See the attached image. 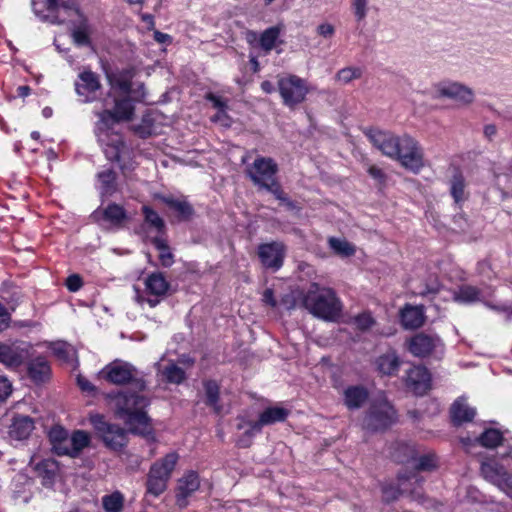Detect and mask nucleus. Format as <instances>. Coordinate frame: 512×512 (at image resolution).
Masks as SVG:
<instances>
[{
	"mask_svg": "<svg viewBox=\"0 0 512 512\" xmlns=\"http://www.w3.org/2000/svg\"><path fill=\"white\" fill-rule=\"evenodd\" d=\"M163 375L165 376L168 382L174 384H180L185 379V372L175 364L167 366L163 370Z\"/></svg>",
	"mask_w": 512,
	"mask_h": 512,
	"instance_id": "46",
	"label": "nucleus"
},
{
	"mask_svg": "<svg viewBox=\"0 0 512 512\" xmlns=\"http://www.w3.org/2000/svg\"><path fill=\"white\" fill-rule=\"evenodd\" d=\"M397 421V413L385 396L374 399L363 420V428L368 431H381Z\"/></svg>",
	"mask_w": 512,
	"mask_h": 512,
	"instance_id": "8",
	"label": "nucleus"
},
{
	"mask_svg": "<svg viewBox=\"0 0 512 512\" xmlns=\"http://www.w3.org/2000/svg\"><path fill=\"white\" fill-rule=\"evenodd\" d=\"M135 75V69L129 67L107 76L109 90L101 100L102 109L95 113L106 128L127 124L135 119L136 103L146 98L145 84L133 83Z\"/></svg>",
	"mask_w": 512,
	"mask_h": 512,
	"instance_id": "2",
	"label": "nucleus"
},
{
	"mask_svg": "<svg viewBox=\"0 0 512 512\" xmlns=\"http://www.w3.org/2000/svg\"><path fill=\"white\" fill-rule=\"evenodd\" d=\"M433 99L449 98L458 106H467L474 101V93L469 87L458 82H441L435 85Z\"/></svg>",
	"mask_w": 512,
	"mask_h": 512,
	"instance_id": "17",
	"label": "nucleus"
},
{
	"mask_svg": "<svg viewBox=\"0 0 512 512\" xmlns=\"http://www.w3.org/2000/svg\"><path fill=\"white\" fill-rule=\"evenodd\" d=\"M205 99L209 101L216 110L228 109V100L213 92H208L205 95Z\"/></svg>",
	"mask_w": 512,
	"mask_h": 512,
	"instance_id": "51",
	"label": "nucleus"
},
{
	"mask_svg": "<svg viewBox=\"0 0 512 512\" xmlns=\"http://www.w3.org/2000/svg\"><path fill=\"white\" fill-rule=\"evenodd\" d=\"M503 440L502 433L493 428L486 429L479 437L474 440L470 438H462L463 446L469 450L472 446L481 445L486 448H495Z\"/></svg>",
	"mask_w": 512,
	"mask_h": 512,
	"instance_id": "24",
	"label": "nucleus"
},
{
	"mask_svg": "<svg viewBox=\"0 0 512 512\" xmlns=\"http://www.w3.org/2000/svg\"><path fill=\"white\" fill-rule=\"evenodd\" d=\"M450 415L455 425H461L464 422L472 421L476 415V410L467 404L465 397H459L452 404Z\"/></svg>",
	"mask_w": 512,
	"mask_h": 512,
	"instance_id": "27",
	"label": "nucleus"
},
{
	"mask_svg": "<svg viewBox=\"0 0 512 512\" xmlns=\"http://www.w3.org/2000/svg\"><path fill=\"white\" fill-rule=\"evenodd\" d=\"M178 460V453L170 452L151 465L147 475V493L157 497L167 489L168 481Z\"/></svg>",
	"mask_w": 512,
	"mask_h": 512,
	"instance_id": "7",
	"label": "nucleus"
},
{
	"mask_svg": "<svg viewBox=\"0 0 512 512\" xmlns=\"http://www.w3.org/2000/svg\"><path fill=\"white\" fill-rule=\"evenodd\" d=\"M400 319L405 329H417L424 324V310L421 306L407 304L400 312Z\"/></svg>",
	"mask_w": 512,
	"mask_h": 512,
	"instance_id": "25",
	"label": "nucleus"
},
{
	"mask_svg": "<svg viewBox=\"0 0 512 512\" xmlns=\"http://www.w3.org/2000/svg\"><path fill=\"white\" fill-rule=\"evenodd\" d=\"M417 450L414 444H398L393 458L400 463H413L417 470H430L436 466V459L433 454H426L417 459Z\"/></svg>",
	"mask_w": 512,
	"mask_h": 512,
	"instance_id": "18",
	"label": "nucleus"
},
{
	"mask_svg": "<svg viewBox=\"0 0 512 512\" xmlns=\"http://www.w3.org/2000/svg\"><path fill=\"white\" fill-rule=\"evenodd\" d=\"M48 438L52 446V450L57 455H66L69 451V434L62 426L55 425L48 432Z\"/></svg>",
	"mask_w": 512,
	"mask_h": 512,
	"instance_id": "28",
	"label": "nucleus"
},
{
	"mask_svg": "<svg viewBox=\"0 0 512 512\" xmlns=\"http://www.w3.org/2000/svg\"><path fill=\"white\" fill-rule=\"evenodd\" d=\"M317 32L323 37H332L335 33L334 26L329 23H322L318 26Z\"/></svg>",
	"mask_w": 512,
	"mask_h": 512,
	"instance_id": "58",
	"label": "nucleus"
},
{
	"mask_svg": "<svg viewBox=\"0 0 512 512\" xmlns=\"http://www.w3.org/2000/svg\"><path fill=\"white\" fill-rule=\"evenodd\" d=\"M102 88L100 76L90 69H84L75 81V91L86 103L96 99L97 92Z\"/></svg>",
	"mask_w": 512,
	"mask_h": 512,
	"instance_id": "19",
	"label": "nucleus"
},
{
	"mask_svg": "<svg viewBox=\"0 0 512 512\" xmlns=\"http://www.w3.org/2000/svg\"><path fill=\"white\" fill-rule=\"evenodd\" d=\"M298 299L301 305L317 318L335 321L341 315V301L330 287L312 282L305 291L299 293Z\"/></svg>",
	"mask_w": 512,
	"mask_h": 512,
	"instance_id": "4",
	"label": "nucleus"
},
{
	"mask_svg": "<svg viewBox=\"0 0 512 512\" xmlns=\"http://www.w3.org/2000/svg\"><path fill=\"white\" fill-rule=\"evenodd\" d=\"M144 214L145 223L153 228L157 233L162 234L165 231V223L163 219L151 209L149 206L144 205L142 207Z\"/></svg>",
	"mask_w": 512,
	"mask_h": 512,
	"instance_id": "43",
	"label": "nucleus"
},
{
	"mask_svg": "<svg viewBox=\"0 0 512 512\" xmlns=\"http://www.w3.org/2000/svg\"><path fill=\"white\" fill-rule=\"evenodd\" d=\"M259 39L258 37V34L257 32L253 31V30H248L246 32V41L250 44V45H253L254 42Z\"/></svg>",
	"mask_w": 512,
	"mask_h": 512,
	"instance_id": "63",
	"label": "nucleus"
},
{
	"mask_svg": "<svg viewBox=\"0 0 512 512\" xmlns=\"http://www.w3.org/2000/svg\"><path fill=\"white\" fill-rule=\"evenodd\" d=\"M419 482L420 480L416 473H413L410 476L400 475L398 477L397 487L392 485H384L382 487L383 499L389 502L397 499L401 494L414 495L416 494V490L412 486L414 484H418Z\"/></svg>",
	"mask_w": 512,
	"mask_h": 512,
	"instance_id": "22",
	"label": "nucleus"
},
{
	"mask_svg": "<svg viewBox=\"0 0 512 512\" xmlns=\"http://www.w3.org/2000/svg\"><path fill=\"white\" fill-rule=\"evenodd\" d=\"M376 367L382 375H395L400 367V359L395 351H389L376 359Z\"/></svg>",
	"mask_w": 512,
	"mask_h": 512,
	"instance_id": "31",
	"label": "nucleus"
},
{
	"mask_svg": "<svg viewBox=\"0 0 512 512\" xmlns=\"http://www.w3.org/2000/svg\"><path fill=\"white\" fill-rule=\"evenodd\" d=\"M263 302H265L267 305H270L271 307H275L277 302L274 297L273 290L268 288L263 293Z\"/></svg>",
	"mask_w": 512,
	"mask_h": 512,
	"instance_id": "59",
	"label": "nucleus"
},
{
	"mask_svg": "<svg viewBox=\"0 0 512 512\" xmlns=\"http://www.w3.org/2000/svg\"><path fill=\"white\" fill-rule=\"evenodd\" d=\"M90 423L111 450L118 451L127 443V432L118 425L107 423L100 414L90 415Z\"/></svg>",
	"mask_w": 512,
	"mask_h": 512,
	"instance_id": "13",
	"label": "nucleus"
},
{
	"mask_svg": "<svg viewBox=\"0 0 512 512\" xmlns=\"http://www.w3.org/2000/svg\"><path fill=\"white\" fill-rule=\"evenodd\" d=\"M277 87L283 104L290 109H294L303 103L310 92L308 82L293 74L280 77Z\"/></svg>",
	"mask_w": 512,
	"mask_h": 512,
	"instance_id": "10",
	"label": "nucleus"
},
{
	"mask_svg": "<svg viewBox=\"0 0 512 512\" xmlns=\"http://www.w3.org/2000/svg\"><path fill=\"white\" fill-rule=\"evenodd\" d=\"M28 373L30 378L36 382H44L50 375V366L44 357H36L29 363Z\"/></svg>",
	"mask_w": 512,
	"mask_h": 512,
	"instance_id": "34",
	"label": "nucleus"
},
{
	"mask_svg": "<svg viewBox=\"0 0 512 512\" xmlns=\"http://www.w3.org/2000/svg\"><path fill=\"white\" fill-rule=\"evenodd\" d=\"M25 358V350L16 344L0 343V363L18 367Z\"/></svg>",
	"mask_w": 512,
	"mask_h": 512,
	"instance_id": "26",
	"label": "nucleus"
},
{
	"mask_svg": "<svg viewBox=\"0 0 512 512\" xmlns=\"http://www.w3.org/2000/svg\"><path fill=\"white\" fill-rule=\"evenodd\" d=\"M288 415L289 410L275 406L265 409L257 421H246L242 417L238 418L237 429L244 430V434L239 437L237 444L243 448L249 447L252 438L261 432L263 426L283 422Z\"/></svg>",
	"mask_w": 512,
	"mask_h": 512,
	"instance_id": "6",
	"label": "nucleus"
},
{
	"mask_svg": "<svg viewBox=\"0 0 512 512\" xmlns=\"http://www.w3.org/2000/svg\"><path fill=\"white\" fill-rule=\"evenodd\" d=\"M206 404L213 408L214 412L221 414L223 407L219 404V386L215 381L209 380L204 383Z\"/></svg>",
	"mask_w": 512,
	"mask_h": 512,
	"instance_id": "38",
	"label": "nucleus"
},
{
	"mask_svg": "<svg viewBox=\"0 0 512 512\" xmlns=\"http://www.w3.org/2000/svg\"><path fill=\"white\" fill-rule=\"evenodd\" d=\"M12 392V385L9 380L5 377H0V401L6 400V398Z\"/></svg>",
	"mask_w": 512,
	"mask_h": 512,
	"instance_id": "55",
	"label": "nucleus"
},
{
	"mask_svg": "<svg viewBox=\"0 0 512 512\" xmlns=\"http://www.w3.org/2000/svg\"><path fill=\"white\" fill-rule=\"evenodd\" d=\"M90 25L86 18H82L78 25L72 30V38L78 46H90Z\"/></svg>",
	"mask_w": 512,
	"mask_h": 512,
	"instance_id": "37",
	"label": "nucleus"
},
{
	"mask_svg": "<svg viewBox=\"0 0 512 512\" xmlns=\"http://www.w3.org/2000/svg\"><path fill=\"white\" fill-rule=\"evenodd\" d=\"M355 324L360 330H366L374 324V319L370 313L364 312L355 318Z\"/></svg>",
	"mask_w": 512,
	"mask_h": 512,
	"instance_id": "52",
	"label": "nucleus"
},
{
	"mask_svg": "<svg viewBox=\"0 0 512 512\" xmlns=\"http://www.w3.org/2000/svg\"><path fill=\"white\" fill-rule=\"evenodd\" d=\"M97 139L108 160L119 162L120 168L123 171L133 169L131 164L124 162L129 152L122 141V135L119 130H98Z\"/></svg>",
	"mask_w": 512,
	"mask_h": 512,
	"instance_id": "12",
	"label": "nucleus"
},
{
	"mask_svg": "<svg viewBox=\"0 0 512 512\" xmlns=\"http://www.w3.org/2000/svg\"><path fill=\"white\" fill-rule=\"evenodd\" d=\"M278 166L272 158L258 156L247 165L246 173L252 182L262 188L276 179Z\"/></svg>",
	"mask_w": 512,
	"mask_h": 512,
	"instance_id": "16",
	"label": "nucleus"
},
{
	"mask_svg": "<svg viewBox=\"0 0 512 512\" xmlns=\"http://www.w3.org/2000/svg\"><path fill=\"white\" fill-rule=\"evenodd\" d=\"M258 257L265 268L277 271L283 265L285 247L280 242L261 244L258 247Z\"/></svg>",
	"mask_w": 512,
	"mask_h": 512,
	"instance_id": "20",
	"label": "nucleus"
},
{
	"mask_svg": "<svg viewBox=\"0 0 512 512\" xmlns=\"http://www.w3.org/2000/svg\"><path fill=\"white\" fill-rule=\"evenodd\" d=\"M494 290L490 287L478 288L475 286L464 285L461 286L454 294V299L460 303L471 304L475 302H482L487 307L497 311H503L512 315V308L504 304H493L489 299L493 296Z\"/></svg>",
	"mask_w": 512,
	"mask_h": 512,
	"instance_id": "14",
	"label": "nucleus"
},
{
	"mask_svg": "<svg viewBox=\"0 0 512 512\" xmlns=\"http://www.w3.org/2000/svg\"><path fill=\"white\" fill-rule=\"evenodd\" d=\"M78 385L83 391H92L94 390V386L86 379L78 378Z\"/></svg>",
	"mask_w": 512,
	"mask_h": 512,
	"instance_id": "60",
	"label": "nucleus"
},
{
	"mask_svg": "<svg viewBox=\"0 0 512 512\" xmlns=\"http://www.w3.org/2000/svg\"><path fill=\"white\" fill-rule=\"evenodd\" d=\"M31 93V88L28 85H22L17 88V95L19 97H27Z\"/></svg>",
	"mask_w": 512,
	"mask_h": 512,
	"instance_id": "62",
	"label": "nucleus"
},
{
	"mask_svg": "<svg viewBox=\"0 0 512 512\" xmlns=\"http://www.w3.org/2000/svg\"><path fill=\"white\" fill-rule=\"evenodd\" d=\"M481 472L486 480L512 498V450L499 459L483 461Z\"/></svg>",
	"mask_w": 512,
	"mask_h": 512,
	"instance_id": "5",
	"label": "nucleus"
},
{
	"mask_svg": "<svg viewBox=\"0 0 512 512\" xmlns=\"http://www.w3.org/2000/svg\"><path fill=\"white\" fill-rule=\"evenodd\" d=\"M99 377L117 386L130 384L137 390L110 392L106 395V400L116 415L129 426L131 432L149 434L151 426L144 411L149 405V399L140 394L146 389L143 373L131 363L116 359L100 370Z\"/></svg>",
	"mask_w": 512,
	"mask_h": 512,
	"instance_id": "1",
	"label": "nucleus"
},
{
	"mask_svg": "<svg viewBox=\"0 0 512 512\" xmlns=\"http://www.w3.org/2000/svg\"><path fill=\"white\" fill-rule=\"evenodd\" d=\"M261 89L267 94H271L275 91L273 83L268 80H265L261 83Z\"/></svg>",
	"mask_w": 512,
	"mask_h": 512,
	"instance_id": "61",
	"label": "nucleus"
},
{
	"mask_svg": "<svg viewBox=\"0 0 512 512\" xmlns=\"http://www.w3.org/2000/svg\"><path fill=\"white\" fill-rule=\"evenodd\" d=\"M464 187L465 185L462 175H454L451 181V194L457 203L462 201L464 198Z\"/></svg>",
	"mask_w": 512,
	"mask_h": 512,
	"instance_id": "48",
	"label": "nucleus"
},
{
	"mask_svg": "<svg viewBox=\"0 0 512 512\" xmlns=\"http://www.w3.org/2000/svg\"><path fill=\"white\" fill-rule=\"evenodd\" d=\"M35 470L44 486H51L58 473V464L53 459H44L36 464Z\"/></svg>",
	"mask_w": 512,
	"mask_h": 512,
	"instance_id": "33",
	"label": "nucleus"
},
{
	"mask_svg": "<svg viewBox=\"0 0 512 512\" xmlns=\"http://www.w3.org/2000/svg\"><path fill=\"white\" fill-rule=\"evenodd\" d=\"M211 121L224 128H228L232 125V120L227 114V109L217 110V112L211 116Z\"/></svg>",
	"mask_w": 512,
	"mask_h": 512,
	"instance_id": "50",
	"label": "nucleus"
},
{
	"mask_svg": "<svg viewBox=\"0 0 512 512\" xmlns=\"http://www.w3.org/2000/svg\"><path fill=\"white\" fill-rule=\"evenodd\" d=\"M366 136L384 155L398 160L407 170L418 173L424 166L422 149L409 135L396 136L391 130H367Z\"/></svg>",
	"mask_w": 512,
	"mask_h": 512,
	"instance_id": "3",
	"label": "nucleus"
},
{
	"mask_svg": "<svg viewBox=\"0 0 512 512\" xmlns=\"http://www.w3.org/2000/svg\"><path fill=\"white\" fill-rule=\"evenodd\" d=\"M53 354L64 363H72L76 357L74 347L64 341H56L50 344Z\"/></svg>",
	"mask_w": 512,
	"mask_h": 512,
	"instance_id": "35",
	"label": "nucleus"
},
{
	"mask_svg": "<svg viewBox=\"0 0 512 512\" xmlns=\"http://www.w3.org/2000/svg\"><path fill=\"white\" fill-rule=\"evenodd\" d=\"M281 32L282 27L280 25H276L265 29L259 35V45L265 54H269L277 44H282V41L279 40Z\"/></svg>",
	"mask_w": 512,
	"mask_h": 512,
	"instance_id": "32",
	"label": "nucleus"
},
{
	"mask_svg": "<svg viewBox=\"0 0 512 512\" xmlns=\"http://www.w3.org/2000/svg\"><path fill=\"white\" fill-rule=\"evenodd\" d=\"M10 321V312L0 303V332L8 328Z\"/></svg>",
	"mask_w": 512,
	"mask_h": 512,
	"instance_id": "56",
	"label": "nucleus"
},
{
	"mask_svg": "<svg viewBox=\"0 0 512 512\" xmlns=\"http://www.w3.org/2000/svg\"><path fill=\"white\" fill-rule=\"evenodd\" d=\"M337 79L345 84L362 76V70L359 67H346L338 71Z\"/></svg>",
	"mask_w": 512,
	"mask_h": 512,
	"instance_id": "47",
	"label": "nucleus"
},
{
	"mask_svg": "<svg viewBox=\"0 0 512 512\" xmlns=\"http://www.w3.org/2000/svg\"><path fill=\"white\" fill-rule=\"evenodd\" d=\"M354 13L358 21H362L366 17L367 0H353Z\"/></svg>",
	"mask_w": 512,
	"mask_h": 512,
	"instance_id": "53",
	"label": "nucleus"
},
{
	"mask_svg": "<svg viewBox=\"0 0 512 512\" xmlns=\"http://www.w3.org/2000/svg\"><path fill=\"white\" fill-rule=\"evenodd\" d=\"M152 242L159 251L161 264L165 267L171 266L173 264V255L170 252L166 241L161 237H155Z\"/></svg>",
	"mask_w": 512,
	"mask_h": 512,
	"instance_id": "45",
	"label": "nucleus"
},
{
	"mask_svg": "<svg viewBox=\"0 0 512 512\" xmlns=\"http://www.w3.org/2000/svg\"><path fill=\"white\" fill-rule=\"evenodd\" d=\"M124 495L120 491H114L102 497V506L105 512H121L124 507Z\"/></svg>",
	"mask_w": 512,
	"mask_h": 512,
	"instance_id": "41",
	"label": "nucleus"
},
{
	"mask_svg": "<svg viewBox=\"0 0 512 512\" xmlns=\"http://www.w3.org/2000/svg\"><path fill=\"white\" fill-rule=\"evenodd\" d=\"M405 384L415 395H424L431 387L430 372L424 366H414L407 372Z\"/></svg>",
	"mask_w": 512,
	"mask_h": 512,
	"instance_id": "21",
	"label": "nucleus"
},
{
	"mask_svg": "<svg viewBox=\"0 0 512 512\" xmlns=\"http://www.w3.org/2000/svg\"><path fill=\"white\" fill-rule=\"evenodd\" d=\"M249 62H250L251 69H252L253 73H258L260 71V63H259L257 57L250 56Z\"/></svg>",
	"mask_w": 512,
	"mask_h": 512,
	"instance_id": "64",
	"label": "nucleus"
},
{
	"mask_svg": "<svg viewBox=\"0 0 512 512\" xmlns=\"http://www.w3.org/2000/svg\"><path fill=\"white\" fill-rule=\"evenodd\" d=\"M125 218L124 208L117 204H110L103 211V219L114 226L121 225Z\"/></svg>",
	"mask_w": 512,
	"mask_h": 512,
	"instance_id": "42",
	"label": "nucleus"
},
{
	"mask_svg": "<svg viewBox=\"0 0 512 512\" xmlns=\"http://www.w3.org/2000/svg\"><path fill=\"white\" fill-rule=\"evenodd\" d=\"M199 476L194 471L185 473L179 480L176 491V502L180 508L188 505V498L199 489Z\"/></svg>",
	"mask_w": 512,
	"mask_h": 512,
	"instance_id": "23",
	"label": "nucleus"
},
{
	"mask_svg": "<svg viewBox=\"0 0 512 512\" xmlns=\"http://www.w3.org/2000/svg\"><path fill=\"white\" fill-rule=\"evenodd\" d=\"M368 174L373 178L375 179L376 181H378L380 184L384 183L385 180H386V176H385V173L382 171L381 168L375 166V165H371L369 166L368 168Z\"/></svg>",
	"mask_w": 512,
	"mask_h": 512,
	"instance_id": "57",
	"label": "nucleus"
},
{
	"mask_svg": "<svg viewBox=\"0 0 512 512\" xmlns=\"http://www.w3.org/2000/svg\"><path fill=\"white\" fill-rule=\"evenodd\" d=\"M83 285L82 279L79 275L73 274L66 279V287L71 292L78 291Z\"/></svg>",
	"mask_w": 512,
	"mask_h": 512,
	"instance_id": "54",
	"label": "nucleus"
},
{
	"mask_svg": "<svg viewBox=\"0 0 512 512\" xmlns=\"http://www.w3.org/2000/svg\"><path fill=\"white\" fill-rule=\"evenodd\" d=\"M328 243L334 253L343 258L353 256L356 252L355 246L345 239L330 237Z\"/></svg>",
	"mask_w": 512,
	"mask_h": 512,
	"instance_id": "40",
	"label": "nucleus"
},
{
	"mask_svg": "<svg viewBox=\"0 0 512 512\" xmlns=\"http://www.w3.org/2000/svg\"><path fill=\"white\" fill-rule=\"evenodd\" d=\"M32 8L36 15L52 24H62L72 13L80 15L74 1L45 0V2L32 1Z\"/></svg>",
	"mask_w": 512,
	"mask_h": 512,
	"instance_id": "9",
	"label": "nucleus"
},
{
	"mask_svg": "<svg viewBox=\"0 0 512 512\" xmlns=\"http://www.w3.org/2000/svg\"><path fill=\"white\" fill-rule=\"evenodd\" d=\"M262 188L271 192L277 200L285 203L289 208H294L293 203L289 200V198L282 191V189H281L280 185L278 184V182L276 181V179L273 180L272 182H270L267 186H263Z\"/></svg>",
	"mask_w": 512,
	"mask_h": 512,
	"instance_id": "49",
	"label": "nucleus"
},
{
	"mask_svg": "<svg viewBox=\"0 0 512 512\" xmlns=\"http://www.w3.org/2000/svg\"><path fill=\"white\" fill-rule=\"evenodd\" d=\"M407 349L414 357L440 360L445 353V344L437 334L420 332L407 341Z\"/></svg>",
	"mask_w": 512,
	"mask_h": 512,
	"instance_id": "11",
	"label": "nucleus"
},
{
	"mask_svg": "<svg viewBox=\"0 0 512 512\" xmlns=\"http://www.w3.org/2000/svg\"><path fill=\"white\" fill-rule=\"evenodd\" d=\"M344 404L348 409H359L368 399V391L363 386H349L344 390Z\"/></svg>",
	"mask_w": 512,
	"mask_h": 512,
	"instance_id": "29",
	"label": "nucleus"
},
{
	"mask_svg": "<svg viewBox=\"0 0 512 512\" xmlns=\"http://www.w3.org/2000/svg\"><path fill=\"white\" fill-rule=\"evenodd\" d=\"M168 289L169 283L164 275L160 272H154L145 280V290L149 297H145L139 289L135 288V301L141 306L147 303L150 307H155Z\"/></svg>",
	"mask_w": 512,
	"mask_h": 512,
	"instance_id": "15",
	"label": "nucleus"
},
{
	"mask_svg": "<svg viewBox=\"0 0 512 512\" xmlns=\"http://www.w3.org/2000/svg\"><path fill=\"white\" fill-rule=\"evenodd\" d=\"M161 200L167 206L175 210L181 219H188L193 213L191 205L183 199H177L172 196H163L161 197Z\"/></svg>",
	"mask_w": 512,
	"mask_h": 512,
	"instance_id": "39",
	"label": "nucleus"
},
{
	"mask_svg": "<svg viewBox=\"0 0 512 512\" xmlns=\"http://www.w3.org/2000/svg\"><path fill=\"white\" fill-rule=\"evenodd\" d=\"M90 437L88 433L78 430L69 436V451L66 455L76 457L85 447L89 445Z\"/></svg>",
	"mask_w": 512,
	"mask_h": 512,
	"instance_id": "36",
	"label": "nucleus"
},
{
	"mask_svg": "<svg viewBox=\"0 0 512 512\" xmlns=\"http://www.w3.org/2000/svg\"><path fill=\"white\" fill-rule=\"evenodd\" d=\"M115 179V172L112 169H107L98 173V180L100 182L102 195H110L114 191Z\"/></svg>",
	"mask_w": 512,
	"mask_h": 512,
	"instance_id": "44",
	"label": "nucleus"
},
{
	"mask_svg": "<svg viewBox=\"0 0 512 512\" xmlns=\"http://www.w3.org/2000/svg\"><path fill=\"white\" fill-rule=\"evenodd\" d=\"M34 430V422L28 416H17L9 429V435L15 440H24L29 437Z\"/></svg>",
	"mask_w": 512,
	"mask_h": 512,
	"instance_id": "30",
	"label": "nucleus"
}]
</instances>
